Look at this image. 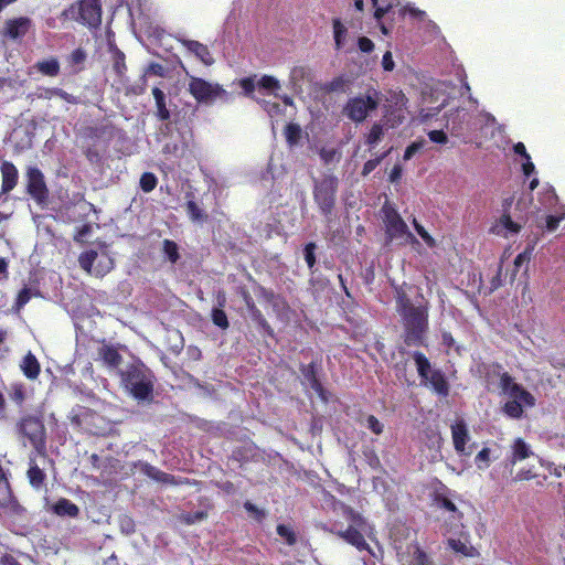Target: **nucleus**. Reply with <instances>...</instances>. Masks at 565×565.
<instances>
[{"label":"nucleus","mask_w":565,"mask_h":565,"mask_svg":"<svg viewBox=\"0 0 565 565\" xmlns=\"http://www.w3.org/2000/svg\"><path fill=\"white\" fill-rule=\"evenodd\" d=\"M490 448L484 447L476 455L475 461L478 463L479 468H481V462L484 463L486 468H488L490 462Z\"/></svg>","instance_id":"obj_48"},{"label":"nucleus","mask_w":565,"mask_h":565,"mask_svg":"<svg viewBox=\"0 0 565 565\" xmlns=\"http://www.w3.org/2000/svg\"><path fill=\"white\" fill-rule=\"evenodd\" d=\"M408 297L405 294L397 292V309L401 311L404 318V311L406 310Z\"/></svg>","instance_id":"obj_62"},{"label":"nucleus","mask_w":565,"mask_h":565,"mask_svg":"<svg viewBox=\"0 0 565 565\" xmlns=\"http://www.w3.org/2000/svg\"><path fill=\"white\" fill-rule=\"evenodd\" d=\"M436 503L440 509H445L448 512H451L450 522L452 525H462V512L458 511L456 504L451 499L447 498V495H436Z\"/></svg>","instance_id":"obj_22"},{"label":"nucleus","mask_w":565,"mask_h":565,"mask_svg":"<svg viewBox=\"0 0 565 565\" xmlns=\"http://www.w3.org/2000/svg\"><path fill=\"white\" fill-rule=\"evenodd\" d=\"M398 533L407 540L412 532L405 525H395L394 529H391V540H393L397 558L402 565H436L431 556L427 554L426 550L420 547L418 542L411 539L404 545L401 539L397 537Z\"/></svg>","instance_id":"obj_2"},{"label":"nucleus","mask_w":565,"mask_h":565,"mask_svg":"<svg viewBox=\"0 0 565 565\" xmlns=\"http://www.w3.org/2000/svg\"><path fill=\"white\" fill-rule=\"evenodd\" d=\"M533 455L534 452L531 445L527 444L524 438L518 437L514 438L513 443L511 444V455L508 460L511 466H514L516 462L523 461V459L530 458V456Z\"/></svg>","instance_id":"obj_18"},{"label":"nucleus","mask_w":565,"mask_h":565,"mask_svg":"<svg viewBox=\"0 0 565 565\" xmlns=\"http://www.w3.org/2000/svg\"><path fill=\"white\" fill-rule=\"evenodd\" d=\"M21 370L28 379L34 380L39 376L40 364L36 358L29 352L22 360Z\"/></svg>","instance_id":"obj_25"},{"label":"nucleus","mask_w":565,"mask_h":565,"mask_svg":"<svg viewBox=\"0 0 565 565\" xmlns=\"http://www.w3.org/2000/svg\"><path fill=\"white\" fill-rule=\"evenodd\" d=\"M338 188V180L334 177H324L315 189V200L324 214L331 212L334 204V194Z\"/></svg>","instance_id":"obj_12"},{"label":"nucleus","mask_w":565,"mask_h":565,"mask_svg":"<svg viewBox=\"0 0 565 565\" xmlns=\"http://www.w3.org/2000/svg\"><path fill=\"white\" fill-rule=\"evenodd\" d=\"M377 99L372 96H359L351 98L343 108V114L355 122L363 121L369 113L375 109Z\"/></svg>","instance_id":"obj_10"},{"label":"nucleus","mask_w":565,"mask_h":565,"mask_svg":"<svg viewBox=\"0 0 565 565\" xmlns=\"http://www.w3.org/2000/svg\"><path fill=\"white\" fill-rule=\"evenodd\" d=\"M35 67L39 72L46 76H56L60 72V63L54 57L38 62Z\"/></svg>","instance_id":"obj_29"},{"label":"nucleus","mask_w":565,"mask_h":565,"mask_svg":"<svg viewBox=\"0 0 565 565\" xmlns=\"http://www.w3.org/2000/svg\"><path fill=\"white\" fill-rule=\"evenodd\" d=\"M277 533L286 541L288 545H294L297 541L296 533L288 525L279 524L277 526Z\"/></svg>","instance_id":"obj_35"},{"label":"nucleus","mask_w":565,"mask_h":565,"mask_svg":"<svg viewBox=\"0 0 565 565\" xmlns=\"http://www.w3.org/2000/svg\"><path fill=\"white\" fill-rule=\"evenodd\" d=\"M152 95H153L154 100H156L158 117L161 120L169 119L170 113H169V110H168V108L166 106V95H164V93L160 88L154 87L152 89Z\"/></svg>","instance_id":"obj_28"},{"label":"nucleus","mask_w":565,"mask_h":565,"mask_svg":"<svg viewBox=\"0 0 565 565\" xmlns=\"http://www.w3.org/2000/svg\"><path fill=\"white\" fill-rule=\"evenodd\" d=\"M428 137L431 141L438 142L439 145H445L448 140L444 130H431L428 132Z\"/></svg>","instance_id":"obj_54"},{"label":"nucleus","mask_w":565,"mask_h":565,"mask_svg":"<svg viewBox=\"0 0 565 565\" xmlns=\"http://www.w3.org/2000/svg\"><path fill=\"white\" fill-rule=\"evenodd\" d=\"M428 328V313L425 307L413 306L407 300L404 310V341L408 347L424 343V334Z\"/></svg>","instance_id":"obj_5"},{"label":"nucleus","mask_w":565,"mask_h":565,"mask_svg":"<svg viewBox=\"0 0 565 565\" xmlns=\"http://www.w3.org/2000/svg\"><path fill=\"white\" fill-rule=\"evenodd\" d=\"M358 44L359 49L364 53H370L374 49L373 42L365 36L360 38Z\"/></svg>","instance_id":"obj_56"},{"label":"nucleus","mask_w":565,"mask_h":565,"mask_svg":"<svg viewBox=\"0 0 565 565\" xmlns=\"http://www.w3.org/2000/svg\"><path fill=\"white\" fill-rule=\"evenodd\" d=\"M62 17L96 28L102 22L100 0H81L65 9Z\"/></svg>","instance_id":"obj_7"},{"label":"nucleus","mask_w":565,"mask_h":565,"mask_svg":"<svg viewBox=\"0 0 565 565\" xmlns=\"http://www.w3.org/2000/svg\"><path fill=\"white\" fill-rule=\"evenodd\" d=\"M383 135V129L380 126H374L367 136V142L370 145L376 143Z\"/></svg>","instance_id":"obj_55"},{"label":"nucleus","mask_w":565,"mask_h":565,"mask_svg":"<svg viewBox=\"0 0 565 565\" xmlns=\"http://www.w3.org/2000/svg\"><path fill=\"white\" fill-rule=\"evenodd\" d=\"M534 244L529 245L525 247V249L522 253H519L518 256L514 258V266L515 270H519L522 264L530 263L532 255L534 253Z\"/></svg>","instance_id":"obj_33"},{"label":"nucleus","mask_w":565,"mask_h":565,"mask_svg":"<svg viewBox=\"0 0 565 565\" xmlns=\"http://www.w3.org/2000/svg\"><path fill=\"white\" fill-rule=\"evenodd\" d=\"M372 3L373 8L375 9L374 17L377 21H380L381 18L387 12L388 4L385 1H382V3H380V0H372Z\"/></svg>","instance_id":"obj_51"},{"label":"nucleus","mask_w":565,"mask_h":565,"mask_svg":"<svg viewBox=\"0 0 565 565\" xmlns=\"http://www.w3.org/2000/svg\"><path fill=\"white\" fill-rule=\"evenodd\" d=\"M157 185V178L153 173L146 172L140 178V188L145 192H151Z\"/></svg>","instance_id":"obj_36"},{"label":"nucleus","mask_w":565,"mask_h":565,"mask_svg":"<svg viewBox=\"0 0 565 565\" xmlns=\"http://www.w3.org/2000/svg\"><path fill=\"white\" fill-rule=\"evenodd\" d=\"M206 516L204 512H196V513H183L181 514L180 519L182 522L186 524H193L195 522H199L203 520Z\"/></svg>","instance_id":"obj_50"},{"label":"nucleus","mask_w":565,"mask_h":565,"mask_svg":"<svg viewBox=\"0 0 565 565\" xmlns=\"http://www.w3.org/2000/svg\"><path fill=\"white\" fill-rule=\"evenodd\" d=\"M535 471L532 470V468H521L515 477L514 481H530V479L536 478Z\"/></svg>","instance_id":"obj_47"},{"label":"nucleus","mask_w":565,"mask_h":565,"mask_svg":"<svg viewBox=\"0 0 565 565\" xmlns=\"http://www.w3.org/2000/svg\"><path fill=\"white\" fill-rule=\"evenodd\" d=\"M10 396L14 402L21 404L24 401L23 386L21 384H12L10 388Z\"/></svg>","instance_id":"obj_46"},{"label":"nucleus","mask_w":565,"mask_h":565,"mask_svg":"<svg viewBox=\"0 0 565 565\" xmlns=\"http://www.w3.org/2000/svg\"><path fill=\"white\" fill-rule=\"evenodd\" d=\"M164 68L162 65L158 63H152L148 66L145 75H156V76H163Z\"/></svg>","instance_id":"obj_57"},{"label":"nucleus","mask_w":565,"mask_h":565,"mask_svg":"<svg viewBox=\"0 0 565 565\" xmlns=\"http://www.w3.org/2000/svg\"><path fill=\"white\" fill-rule=\"evenodd\" d=\"M28 478H29L30 483L34 488H40L43 484V481L45 479L44 472L42 471V469L39 468V466L34 462L33 459L30 460Z\"/></svg>","instance_id":"obj_30"},{"label":"nucleus","mask_w":565,"mask_h":565,"mask_svg":"<svg viewBox=\"0 0 565 565\" xmlns=\"http://www.w3.org/2000/svg\"><path fill=\"white\" fill-rule=\"evenodd\" d=\"M20 430L34 449L43 455L45 451V428L43 423L39 418L28 417L22 420Z\"/></svg>","instance_id":"obj_11"},{"label":"nucleus","mask_w":565,"mask_h":565,"mask_svg":"<svg viewBox=\"0 0 565 565\" xmlns=\"http://www.w3.org/2000/svg\"><path fill=\"white\" fill-rule=\"evenodd\" d=\"M90 225L85 224L82 227H79L74 236V239L77 242H82L84 237H86L90 232Z\"/></svg>","instance_id":"obj_61"},{"label":"nucleus","mask_w":565,"mask_h":565,"mask_svg":"<svg viewBox=\"0 0 565 565\" xmlns=\"http://www.w3.org/2000/svg\"><path fill=\"white\" fill-rule=\"evenodd\" d=\"M534 170H535V166L532 162L531 157H530V154L527 152V154L525 157V161L522 164V171H523L524 175H531V173H533Z\"/></svg>","instance_id":"obj_60"},{"label":"nucleus","mask_w":565,"mask_h":565,"mask_svg":"<svg viewBox=\"0 0 565 565\" xmlns=\"http://www.w3.org/2000/svg\"><path fill=\"white\" fill-rule=\"evenodd\" d=\"M394 236H404L406 241H416L407 223L404 222L396 209L391 205V239Z\"/></svg>","instance_id":"obj_19"},{"label":"nucleus","mask_w":565,"mask_h":565,"mask_svg":"<svg viewBox=\"0 0 565 565\" xmlns=\"http://www.w3.org/2000/svg\"><path fill=\"white\" fill-rule=\"evenodd\" d=\"M407 98L403 90L392 93L391 90V128L402 122L405 118Z\"/></svg>","instance_id":"obj_17"},{"label":"nucleus","mask_w":565,"mask_h":565,"mask_svg":"<svg viewBox=\"0 0 565 565\" xmlns=\"http://www.w3.org/2000/svg\"><path fill=\"white\" fill-rule=\"evenodd\" d=\"M30 300V291L28 289H23L19 292L17 305L19 308L23 307Z\"/></svg>","instance_id":"obj_63"},{"label":"nucleus","mask_w":565,"mask_h":565,"mask_svg":"<svg viewBox=\"0 0 565 565\" xmlns=\"http://www.w3.org/2000/svg\"><path fill=\"white\" fill-rule=\"evenodd\" d=\"M28 191L38 202L46 199L47 190L43 180V174L38 169H30L28 172Z\"/></svg>","instance_id":"obj_16"},{"label":"nucleus","mask_w":565,"mask_h":565,"mask_svg":"<svg viewBox=\"0 0 565 565\" xmlns=\"http://www.w3.org/2000/svg\"><path fill=\"white\" fill-rule=\"evenodd\" d=\"M403 173V168L401 164L393 166L391 170V183L397 182L398 179H401Z\"/></svg>","instance_id":"obj_64"},{"label":"nucleus","mask_w":565,"mask_h":565,"mask_svg":"<svg viewBox=\"0 0 565 565\" xmlns=\"http://www.w3.org/2000/svg\"><path fill=\"white\" fill-rule=\"evenodd\" d=\"M125 388L137 399H147L152 393L150 373L141 365H130L121 374Z\"/></svg>","instance_id":"obj_6"},{"label":"nucleus","mask_w":565,"mask_h":565,"mask_svg":"<svg viewBox=\"0 0 565 565\" xmlns=\"http://www.w3.org/2000/svg\"><path fill=\"white\" fill-rule=\"evenodd\" d=\"M259 87L267 90H276L280 88L279 82L273 76H263L258 82Z\"/></svg>","instance_id":"obj_44"},{"label":"nucleus","mask_w":565,"mask_h":565,"mask_svg":"<svg viewBox=\"0 0 565 565\" xmlns=\"http://www.w3.org/2000/svg\"><path fill=\"white\" fill-rule=\"evenodd\" d=\"M99 359L108 366L116 367L121 362V356L116 349L103 345L98 349Z\"/></svg>","instance_id":"obj_24"},{"label":"nucleus","mask_w":565,"mask_h":565,"mask_svg":"<svg viewBox=\"0 0 565 565\" xmlns=\"http://www.w3.org/2000/svg\"><path fill=\"white\" fill-rule=\"evenodd\" d=\"M81 267L90 275L103 277L113 268V259L106 253L85 252L79 256Z\"/></svg>","instance_id":"obj_9"},{"label":"nucleus","mask_w":565,"mask_h":565,"mask_svg":"<svg viewBox=\"0 0 565 565\" xmlns=\"http://www.w3.org/2000/svg\"><path fill=\"white\" fill-rule=\"evenodd\" d=\"M55 88H39L36 90V96L41 99H52L55 97Z\"/></svg>","instance_id":"obj_59"},{"label":"nucleus","mask_w":565,"mask_h":565,"mask_svg":"<svg viewBox=\"0 0 565 565\" xmlns=\"http://www.w3.org/2000/svg\"><path fill=\"white\" fill-rule=\"evenodd\" d=\"M143 471L145 473L158 481V482H161V483H167V484H174L175 481H174V477L169 475V473H166L159 469H157L156 467L153 466H150V465H146L145 468H143Z\"/></svg>","instance_id":"obj_27"},{"label":"nucleus","mask_w":565,"mask_h":565,"mask_svg":"<svg viewBox=\"0 0 565 565\" xmlns=\"http://www.w3.org/2000/svg\"><path fill=\"white\" fill-rule=\"evenodd\" d=\"M53 511L60 516L75 518L79 513V509L76 504L67 499H60L54 505Z\"/></svg>","instance_id":"obj_26"},{"label":"nucleus","mask_w":565,"mask_h":565,"mask_svg":"<svg viewBox=\"0 0 565 565\" xmlns=\"http://www.w3.org/2000/svg\"><path fill=\"white\" fill-rule=\"evenodd\" d=\"M31 26L32 21L29 18L20 17L10 19L6 21L2 33L11 40H18L23 38Z\"/></svg>","instance_id":"obj_15"},{"label":"nucleus","mask_w":565,"mask_h":565,"mask_svg":"<svg viewBox=\"0 0 565 565\" xmlns=\"http://www.w3.org/2000/svg\"><path fill=\"white\" fill-rule=\"evenodd\" d=\"M11 490L9 482L4 476L2 468L0 467V505H4L10 501Z\"/></svg>","instance_id":"obj_32"},{"label":"nucleus","mask_w":565,"mask_h":565,"mask_svg":"<svg viewBox=\"0 0 565 565\" xmlns=\"http://www.w3.org/2000/svg\"><path fill=\"white\" fill-rule=\"evenodd\" d=\"M407 13L415 20H424L426 15L424 10L416 9V7L404 6L399 9V14H402V17H405Z\"/></svg>","instance_id":"obj_42"},{"label":"nucleus","mask_w":565,"mask_h":565,"mask_svg":"<svg viewBox=\"0 0 565 565\" xmlns=\"http://www.w3.org/2000/svg\"><path fill=\"white\" fill-rule=\"evenodd\" d=\"M163 249H164L166 255L172 263H175L178 260L179 254H178V246L175 243L166 239L163 242Z\"/></svg>","instance_id":"obj_43"},{"label":"nucleus","mask_w":565,"mask_h":565,"mask_svg":"<svg viewBox=\"0 0 565 565\" xmlns=\"http://www.w3.org/2000/svg\"><path fill=\"white\" fill-rule=\"evenodd\" d=\"M189 77L188 90L199 103L212 104L216 98L227 100V92L217 83H211L186 73Z\"/></svg>","instance_id":"obj_8"},{"label":"nucleus","mask_w":565,"mask_h":565,"mask_svg":"<svg viewBox=\"0 0 565 565\" xmlns=\"http://www.w3.org/2000/svg\"><path fill=\"white\" fill-rule=\"evenodd\" d=\"M245 300H246V305L247 307L250 309L252 313H253V317L259 322V324L266 329V330H270L267 321L263 318L260 311L258 309H256L255 305L250 301V298L249 297H245Z\"/></svg>","instance_id":"obj_41"},{"label":"nucleus","mask_w":565,"mask_h":565,"mask_svg":"<svg viewBox=\"0 0 565 565\" xmlns=\"http://www.w3.org/2000/svg\"><path fill=\"white\" fill-rule=\"evenodd\" d=\"M413 359L422 383L427 385L439 397H448L451 386L444 371L433 370L430 360H428L423 351H414Z\"/></svg>","instance_id":"obj_4"},{"label":"nucleus","mask_w":565,"mask_h":565,"mask_svg":"<svg viewBox=\"0 0 565 565\" xmlns=\"http://www.w3.org/2000/svg\"><path fill=\"white\" fill-rule=\"evenodd\" d=\"M286 139L290 145H296L301 136V129L299 125L289 124L285 129Z\"/></svg>","instance_id":"obj_34"},{"label":"nucleus","mask_w":565,"mask_h":565,"mask_svg":"<svg viewBox=\"0 0 565 565\" xmlns=\"http://www.w3.org/2000/svg\"><path fill=\"white\" fill-rule=\"evenodd\" d=\"M423 106L420 108V116L423 119L431 118L441 111L447 104V98L438 88L426 87L422 92Z\"/></svg>","instance_id":"obj_13"},{"label":"nucleus","mask_w":565,"mask_h":565,"mask_svg":"<svg viewBox=\"0 0 565 565\" xmlns=\"http://www.w3.org/2000/svg\"><path fill=\"white\" fill-rule=\"evenodd\" d=\"M181 43L191 53H193L203 64L210 66L214 63L206 45L192 40H182Z\"/></svg>","instance_id":"obj_20"},{"label":"nucleus","mask_w":565,"mask_h":565,"mask_svg":"<svg viewBox=\"0 0 565 565\" xmlns=\"http://www.w3.org/2000/svg\"><path fill=\"white\" fill-rule=\"evenodd\" d=\"M186 212L192 221L202 222L206 218V215L202 213V211L193 201L188 202Z\"/></svg>","instance_id":"obj_37"},{"label":"nucleus","mask_w":565,"mask_h":565,"mask_svg":"<svg viewBox=\"0 0 565 565\" xmlns=\"http://www.w3.org/2000/svg\"><path fill=\"white\" fill-rule=\"evenodd\" d=\"M494 373L500 379L501 392L510 396L501 407L502 413L509 418H522L524 407H534L536 404L535 397L522 384L516 383L512 374L502 371V364H494Z\"/></svg>","instance_id":"obj_1"},{"label":"nucleus","mask_w":565,"mask_h":565,"mask_svg":"<svg viewBox=\"0 0 565 565\" xmlns=\"http://www.w3.org/2000/svg\"><path fill=\"white\" fill-rule=\"evenodd\" d=\"M213 323L222 329L228 328V321L225 312L221 308H214L212 311Z\"/></svg>","instance_id":"obj_39"},{"label":"nucleus","mask_w":565,"mask_h":565,"mask_svg":"<svg viewBox=\"0 0 565 565\" xmlns=\"http://www.w3.org/2000/svg\"><path fill=\"white\" fill-rule=\"evenodd\" d=\"M342 511L344 519L349 522V526L345 530L338 529L335 531L337 535L359 551L373 553L364 539V536H367L370 540H373L372 526L351 508L343 507Z\"/></svg>","instance_id":"obj_3"},{"label":"nucleus","mask_w":565,"mask_h":565,"mask_svg":"<svg viewBox=\"0 0 565 565\" xmlns=\"http://www.w3.org/2000/svg\"><path fill=\"white\" fill-rule=\"evenodd\" d=\"M333 33L335 47L339 50L343 46L348 33L347 28L339 19L333 20Z\"/></svg>","instance_id":"obj_31"},{"label":"nucleus","mask_w":565,"mask_h":565,"mask_svg":"<svg viewBox=\"0 0 565 565\" xmlns=\"http://www.w3.org/2000/svg\"><path fill=\"white\" fill-rule=\"evenodd\" d=\"M365 425L370 428L374 434L382 433L383 425L372 415L365 418Z\"/></svg>","instance_id":"obj_53"},{"label":"nucleus","mask_w":565,"mask_h":565,"mask_svg":"<svg viewBox=\"0 0 565 565\" xmlns=\"http://www.w3.org/2000/svg\"><path fill=\"white\" fill-rule=\"evenodd\" d=\"M315 249H316L315 243H309L305 247V259L310 268L313 267V265L316 263Z\"/></svg>","instance_id":"obj_52"},{"label":"nucleus","mask_w":565,"mask_h":565,"mask_svg":"<svg viewBox=\"0 0 565 565\" xmlns=\"http://www.w3.org/2000/svg\"><path fill=\"white\" fill-rule=\"evenodd\" d=\"M1 175H2V192H10L18 182V170L13 163L9 161H4L1 164Z\"/></svg>","instance_id":"obj_21"},{"label":"nucleus","mask_w":565,"mask_h":565,"mask_svg":"<svg viewBox=\"0 0 565 565\" xmlns=\"http://www.w3.org/2000/svg\"><path fill=\"white\" fill-rule=\"evenodd\" d=\"M499 222L505 230L511 231V233H519L522 228L520 223L512 220L511 214H501Z\"/></svg>","instance_id":"obj_38"},{"label":"nucleus","mask_w":565,"mask_h":565,"mask_svg":"<svg viewBox=\"0 0 565 565\" xmlns=\"http://www.w3.org/2000/svg\"><path fill=\"white\" fill-rule=\"evenodd\" d=\"M448 546L455 550L456 553H460L463 556H478V548L473 547V545L469 544L468 541H462V539H448Z\"/></svg>","instance_id":"obj_23"},{"label":"nucleus","mask_w":565,"mask_h":565,"mask_svg":"<svg viewBox=\"0 0 565 565\" xmlns=\"http://www.w3.org/2000/svg\"><path fill=\"white\" fill-rule=\"evenodd\" d=\"M423 143H417V141H414L413 143L408 145L404 151V159H411L413 158L414 153L419 151L422 149Z\"/></svg>","instance_id":"obj_58"},{"label":"nucleus","mask_w":565,"mask_h":565,"mask_svg":"<svg viewBox=\"0 0 565 565\" xmlns=\"http://www.w3.org/2000/svg\"><path fill=\"white\" fill-rule=\"evenodd\" d=\"M86 60V52L83 49H76L68 57V61L73 65H81Z\"/></svg>","instance_id":"obj_49"},{"label":"nucleus","mask_w":565,"mask_h":565,"mask_svg":"<svg viewBox=\"0 0 565 565\" xmlns=\"http://www.w3.org/2000/svg\"><path fill=\"white\" fill-rule=\"evenodd\" d=\"M565 220V214L561 215H547L545 220V228L547 231H555L559 224Z\"/></svg>","instance_id":"obj_45"},{"label":"nucleus","mask_w":565,"mask_h":565,"mask_svg":"<svg viewBox=\"0 0 565 565\" xmlns=\"http://www.w3.org/2000/svg\"><path fill=\"white\" fill-rule=\"evenodd\" d=\"M414 230L417 234L427 243L428 246H435V238L430 235V233L425 230L422 223H418L416 218H413Z\"/></svg>","instance_id":"obj_40"},{"label":"nucleus","mask_w":565,"mask_h":565,"mask_svg":"<svg viewBox=\"0 0 565 565\" xmlns=\"http://www.w3.org/2000/svg\"><path fill=\"white\" fill-rule=\"evenodd\" d=\"M454 447L459 455H471V451L467 450V444L470 440L469 428L467 422L457 420L451 426Z\"/></svg>","instance_id":"obj_14"}]
</instances>
